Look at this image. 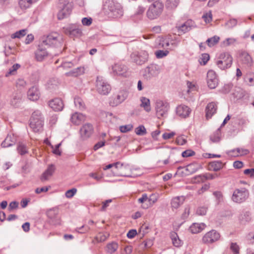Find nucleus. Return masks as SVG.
<instances>
[{
	"label": "nucleus",
	"mask_w": 254,
	"mask_h": 254,
	"mask_svg": "<svg viewBox=\"0 0 254 254\" xmlns=\"http://www.w3.org/2000/svg\"><path fill=\"white\" fill-rule=\"evenodd\" d=\"M230 249L233 253V254H239L240 247L236 243H231Z\"/></svg>",
	"instance_id": "53"
},
{
	"label": "nucleus",
	"mask_w": 254,
	"mask_h": 254,
	"mask_svg": "<svg viewBox=\"0 0 254 254\" xmlns=\"http://www.w3.org/2000/svg\"><path fill=\"white\" fill-rule=\"evenodd\" d=\"M93 131V128L92 125L86 124L84 125L80 129L81 137L83 139H85L92 134Z\"/></svg>",
	"instance_id": "20"
},
{
	"label": "nucleus",
	"mask_w": 254,
	"mask_h": 254,
	"mask_svg": "<svg viewBox=\"0 0 254 254\" xmlns=\"http://www.w3.org/2000/svg\"><path fill=\"white\" fill-rule=\"evenodd\" d=\"M201 61L200 63L203 65H205L208 61L209 60V55L208 54H203L201 55V57L200 58Z\"/></svg>",
	"instance_id": "61"
},
{
	"label": "nucleus",
	"mask_w": 254,
	"mask_h": 254,
	"mask_svg": "<svg viewBox=\"0 0 254 254\" xmlns=\"http://www.w3.org/2000/svg\"><path fill=\"white\" fill-rule=\"evenodd\" d=\"M27 96L29 99L32 101H36L40 97V92L37 86H32L27 92Z\"/></svg>",
	"instance_id": "23"
},
{
	"label": "nucleus",
	"mask_w": 254,
	"mask_h": 254,
	"mask_svg": "<svg viewBox=\"0 0 254 254\" xmlns=\"http://www.w3.org/2000/svg\"><path fill=\"white\" fill-rule=\"evenodd\" d=\"M220 238L219 234L215 230H211L207 232L202 238L203 243H212L217 241Z\"/></svg>",
	"instance_id": "16"
},
{
	"label": "nucleus",
	"mask_w": 254,
	"mask_h": 254,
	"mask_svg": "<svg viewBox=\"0 0 254 254\" xmlns=\"http://www.w3.org/2000/svg\"><path fill=\"white\" fill-rule=\"evenodd\" d=\"M221 137V132L219 128L215 131L212 135L210 136V140L213 142H218L220 140Z\"/></svg>",
	"instance_id": "42"
},
{
	"label": "nucleus",
	"mask_w": 254,
	"mask_h": 254,
	"mask_svg": "<svg viewBox=\"0 0 254 254\" xmlns=\"http://www.w3.org/2000/svg\"><path fill=\"white\" fill-rule=\"evenodd\" d=\"M55 167L54 165L51 164L48 166L46 170L42 174L41 177V180L42 182L47 181L51 177L55 171Z\"/></svg>",
	"instance_id": "24"
},
{
	"label": "nucleus",
	"mask_w": 254,
	"mask_h": 254,
	"mask_svg": "<svg viewBox=\"0 0 254 254\" xmlns=\"http://www.w3.org/2000/svg\"><path fill=\"white\" fill-rule=\"evenodd\" d=\"M105 8L110 11L116 17L123 15V10L121 4L114 0H108L106 1Z\"/></svg>",
	"instance_id": "7"
},
{
	"label": "nucleus",
	"mask_w": 254,
	"mask_h": 254,
	"mask_svg": "<svg viewBox=\"0 0 254 254\" xmlns=\"http://www.w3.org/2000/svg\"><path fill=\"white\" fill-rule=\"evenodd\" d=\"M239 220L242 223L245 224L251 221V213L249 211H244L239 216Z\"/></svg>",
	"instance_id": "36"
},
{
	"label": "nucleus",
	"mask_w": 254,
	"mask_h": 254,
	"mask_svg": "<svg viewBox=\"0 0 254 254\" xmlns=\"http://www.w3.org/2000/svg\"><path fill=\"white\" fill-rule=\"evenodd\" d=\"M83 72H84L83 68L79 67V68H77L76 69V71H72L67 72L66 74L68 76L72 75V76H76Z\"/></svg>",
	"instance_id": "52"
},
{
	"label": "nucleus",
	"mask_w": 254,
	"mask_h": 254,
	"mask_svg": "<svg viewBox=\"0 0 254 254\" xmlns=\"http://www.w3.org/2000/svg\"><path fill=\"white\" fill-rule=\"evenodd\" d=\"M207 208L204 206L199 207L196 211V214L200 216H203L206 214Z\"/></svg>",
	"instance_id": "55"
},
{
	"label": "nucleus",
	"mask_w": 254,
	"mask_h": 254,
	"mask_svg": "<svg viewBox=\"0 0 254 254\" xmlns=\"http://www.w3.org/2000/svg\"><path fill=\"white\" fill-rule=\"evenodd\" d=\"M38 0H19V5L22 9L29 8L31 5Z\"/></svg>",
	"instance_id": "37"
},
{
	"label": "nucleus",
	"mask_w": 254,
	"mask_h": 254,
	"mask_svg": "<svg viewBox=\"0 0 254 254\" xmlns=\"http://www.w3.org/2000/svg\"><path fill=\"white\" fill-rule=\"evenodd\" d=\"M207 83L208 87L210 89H214L217 86L218 84V79L214 70H209L207 72Z\"/></svg>",
	"instance_id": "14"
},
{
	"label": "nucleus",
	"mask_w": 254,
	"mask_h": 254,
	"mask_svg": "<svg viewBox=\"0 0 254 254\" xmlns=\"http://www.w3.org/2000/svg\"><path fill=\"white\" fill-rule=\"evenodd\" d=\"M58 8L59 9L58 18L62 20L67 17L70 14L72 6L69 2V0H59Z\"/></svg>",
	"instance_id": "1"
},
{
	"label": "nucleus",
	"mask_w": 254,
	"mask_h": 254,
	"mask_svg": "<svg viewBox=\"0 0 254 254\" xmlns=\"http://www.w3.org/2000/svg\"><path fill=\"white\" fill-rule=\"evenodd\" d=\"M186 171H187L189 173L192 174L196 172L197 170L202 168V166L200 164L193 162L189 165H188L186 167Z\"/></svg>",
	"instance_id": "31"
},
{
	"label": "nucleus",
	"mask_w": 254,
	"mask_h": 254,
	"mask_svg": "<svg viewBox=\"0 0 254 254\" xmlns=\"http://www.w3.org/2000/svg\"><path fill=\"white\" fill-rule=\"evenodd\" d=\"M113 72L116 74L124 77L129 75V72L127 67L122 64L118 63L113 66Z\"/></svg>",
	"instance_id": "17"
},
{
	"label": "nucleus",
	"mask_w": 254,
	"mask_h": 254,
	"mask_svg": "<svg viewBox=\"0 0 254 254\" xmlns=\"http://www.w3.org/2000/svg\"><path fill=\"white\" fill-rule=\"evenodd\" d=\"M42 43L45 46L59 48L62 46L63 38L59 34L53 33L48 35L43 39Z\"/></svg>",
	"instance_id": "3"
},
{
	"label": "nucleus",
	"mask_w": 254,
	"mask_h": 254,
	"mask_svg": "<svg viewBox=\"0 0 254 254\" xmlns=\"http://www.w3.org/2000/svg\"><path fill=\"white\" fill-rule=\"evenodd\" d=\"M17 150L18 153L21 155H24L28 152L27 147L22 142L18 143Z\"/></svg>",
	"instance_id": "48"
},
{
	"label": "nucleus",
	"mask_w": 254,
	"mask_h": 254,
	"mask_svg": "<svg viewBox=\"0 0 254 254\" xmlns=\"http://www.w3.org/2000/svg\"><path fill=\"white\" fill-rule=\"evenodd\" d=\"M196 25L193 21L188 20L183 24L176 26L178 31L180 34H184L190 31L192 29L195 28Z\"/></svg>",
	"instance_id": "15"
},
{
	"label": "nucleus",
	"mask_w": 254,
	"mask_h": 254,
	"mask_svg": "<svg viewBox=\"0 0 254 254\" xmlns=\"http://www.w3.org/2000/svg\"><path fill=\"white\" fill-rule=\"evenodd\" d=\"M132 60L136 64L141 65L147 62L148 58V54L145 51L135 52L131 54Z\"/></svg>",
	"instance_id": "13"
},
{
	"label": "nucleus",
	"mask_w": 254,
	"mask_h": 254,
	"mask_svg": "<svg viewBox=\"0 0 254 254\" xmlns=\"http://www.w3.org/2000/svg\"><path fill=\"white\" fill-rule=\"evenodd\" d=\"M16 141V136L13 134H8L4 140L1 143V146L3 147H8L14 145Z\"/></svg>",
	"instance_id": "26"
},
{
	"label": "nucleus",
	"mask_w": 254,
	"mask_h": 254,
	"mask_svg": "<svg viewBox=\"0 0 254 254\" xmlns=\"http://www.w3.org/2000/svg\"><path fill=\"white\" fill-rule=\"evenodd\" d=\"M234 99L237 100L241 99L245 95V91L240 87H236L232 93Z\"/></svg>",
	"instance_id": "39"
},
{
	"label": "nucleus",
	"mask_w": 254,
	"mask_h": 254,
	"mask_svg": "<svg viewBox=\"0 0 254 254\" xmlns=\"http://www.w3.org/2000/svg\"><path fill=\"white\" fill-rule=\"evenodd\" d=\"M240 60L243 64L248 66H251L253 63V60L251 56L247 53L244 52L240 56Z\"/></svg>",
	"instance_id": "33"
},
{
	"label": "nucleus",
	"mask_w": 254,
	"mask_h": 254,
	"mask_svg": "<svg viewBox=\"0 0 254 254\" xmlns=\"http://www.w3.org/2000/svg\"><path fill=\"white\" fill-rule=\"evenodd\" d=\"M44 46L45 45L42 42L35 53V58L38 62L42 61L48 55V53L44 47Z\"/></svg>",
	"instance_id": "19"
},
{
	"label": "nucleus",
	"mask_w": 254,
	"mask_h": 254,
	"mask_svg": "<svg viewBox=\"0 0 254 254\" xmlns=\"http://www.w3.org/2000/svg\"><path fill=\"white\" fill-rule=\"evenodd\" d=\"M155 109L158 118H165L167 116L170 109L169 104L166 101L157 100L155 103Z\"/></svg>",
	"instance_id": "8"
},
{
	"label": "nucleus",
	"mask_w": 254,
	"mask_h": 254,
	"mask_svg": "<svg viewBox=\"0 0 254 254\" xmlns=\"http://www.w3.org/2000/svg\"><path fill=\"white\" fill-rule=\"evenodd\" d=\"M128 92L127 90H121L115 94L110 101V105L116 107L123 103L127 98Z\"/></svg>",
	"instance_id": "9"
},
{
	"label": "nucleus",
	"mask_w": 254,
	"mask_h": 254,
	"mask_svg": "<svg viewBox=\"0 0 254 254\" xmlns=\"http://www.w3.org/2000/svg\"><path fill=\"white\" fill-rule=\"evenodd\" d=\"M64 32L70 38L80 37L82 32L79 26L76 24H70L63 28Z\"/></svg>",
	"instance_id": "12"
},
{
	"label": "nucleus",
	"mask_w": 254,
	"mask_h": 254,
	"mask_svg": "<svg viewBox=\"0 0 254 254\" xmlns=\"http://www.w3.org/2000/svg\"><path fill=\"white\" fill-rule=\"evenodd\" d=\"M233 58L229 53L223 52L220 54L216 64L221 69H225L231 67Z\"/></svg>",
	"instance_id": "6"
},
{
	"label": "nucleus",
	"mask_w": 254,
	"mask_h": 254,
	"mask_svg": "<svg viewBox=\"0 0 254 254\" xmlns=\"http://www.w3.org/2000/svg\"><path fill=\"white\" fill-rule=\"evenodd\" d=\"M43 126V119L41 113L39 111H36L32 114L30 119V126L34 132L40 131L42 130Z\"/></svg>",
	"instance_id": "5"
},
{
	"label": "nucleus",
	"mask_w": 254,
	"mask_h": 254,
	"mask_svg": "<svg viewBox=\"0 0 254 254\" xmlns=\"http://www.w3.org/2000/svg\"><path fill=\"white\" fill-rule=\"evenodd\" d=\"M86 119V117L81 113L76 112L73 114L71 117V122L76 125H79L83 122Z\"/></svg>",
	"instance_id": "25"
},
{
	"label": "nucleus",
	"mask_w": 254,
	"mask_h": 254,
	"mask_svg": "<svg viewBox=\"0 0 254 254\" xmlns=\"http://www.w3.org/2000/svg\"><path fill=\"white\" fill-rule=\"evenodd\" d=\"M220 40V37L218 36H214L213 37L208 38L206 42L209 47H212L217 44Z\"/></svg>",
	"instance_id": "41"
},
{
	"label": "nucleus",
	"mask_w": 254,
	"mask_h": 254,
	"mask_svg": "<svg viewBox=\"0 0 254 254\" xmlns=\"http://www.w3.org/2000/svg\"><path fill=\"white\" fill-rule=\"evenodd\" d=\"M21 99L22 96L20 93H15L10 99V104L15 108L18 107L21 103Z\"/></svg>",
	"instance_id": "29"
},
{
	"label": "nucleus",
	"mask_w": 254,
	"mask_h": 254,
	"mask_svg": "<svg viewBox=\"0 0 254 254\" xmlns=\"http://www.w3.org/2000/svg\"><path fill=\"white\" fill-rule=\"evenodd\" d=\"M156 44L158 48L165 49L169 46L168 39L163 37H158L156 40Z\"/></svg>",
	"instance_id": "35"
},
{
	"label": "nucleus",
	"mask_w": 254,
	"mask_h": 254,
	"mask_svg": "<svg viewBox=\"0 0 254 254\" xmlns=\"http://www.w3.org/2000/svg\"><path fill=\"white\" fill-rule=\"evenodd\" d=\"M185 197L184 196H176L172 198L171 202L172 208L177 209L185 201Z\"/></svg>",
	"instance_id": "28"
},
{
	"label": "nucleus",
	"mask_w": 254,
	"mask_h": 254,
	"mask_svg": "<svg viewBox=\"0 0 254 254\" xmlns=\"http://www.w3.org/2000/svg\"><path fill=\"white\" fill-rule=\"evenodd\" d=\"M135 132L138 135H144L146 133V130L143 126L141 125L135 129Z\"/></svg>",
	"instance_id": "49"
},
{
	"label": "nucleus",
	"mask_w": 254,
	"mask_h": 254,
	"mask_svg": "<svg viewBox=\"0 0 254 254\" xmlns=\"http://www.w3.org/2000/svg\"><path fill=\"white\" fill-rule=\"evenodd\" d=\"M96 88L98 92L102 95H107L111 90L110 85L102 77H97Z\"/></svg>",
	"instance_id": "11"
},
{
	"label": "nucleus",
	"mask_w": 254,
	"mask_h": 254,
	"mask_svg": "<svg viewBox=\"0 0 254 254\" xmlns=\"http://www.w3.org/2000/svg\"><path fill=\"white\" fill-rule=\"evenodd\" d=\"M140 101L141 102L140 106L143 108L146 112H150L151 108L150 100L146 97H141L140 98Z\"/></svg>",
	"instance_id": "32"
},
{
	"label": "nucleus",
	"mask_w": 254,
	"mask_h": 254,
	"mask_svg": "<svg viewBox=\"0 0 254 254\" xmlns=\"http://www.w3.org/2000/svg\"><path fill=\"white\" fill-rule=\"evenodd\" d=\"M4 55L6 57L9 56L10 55L14 54L15 50L13 47L11 46H4V50L3 51Z\"/></svg>",
	"instance_id": "50"
},
{
	"label": "nucleus",
	"mask_w": 254,
	"mask_h": 254,
	"mask_svg": "<svg viewBox=\"0 0 254 254\" xmlns=\"http://www.w3.org/2000/svg\"><path fill=\"white\" fill-rule=\"evenodd\" d=\"M109 235L108 233H105V234H99L96 237V239L97 241L98 242H104L107 238L109 237Z\"/></svg>",
	"instance_id": "54"
},
{
	"label": "nucleus",
	"mask_w": 254,
	"mask_h": 254,
	"mask_svg": "<svg viewBox=\"0 0 254 254\" xmlns=\"http://www.w3.org/2000/svg\"><path fill=\"white\" fill-rule=\"evenodd\" d=\"M133 128L132 125L129 124L125 126H122L120 127V130L122 132H127L131 130Z\"/></svg>",
	"instance_id": "57"
},
{
	"label": "nucleus",
	"mask_w": 254,
	"mask_h": 254,
	"mask_svg": "<svg viewBox=\"0 0 254 254\" xmlns=\"http://www.w3.org/2000/svg\"><path fill=\"white\" fill-rule=\"evenodd\" d=\"M170 237L171 238L172 243L175 247H179L182 245L181 240L179 239L178 234L176 232H171L170 234Z\"/></svg>",
	"instance_id": "38"
},
{
	"label": "nucleus",
	"mask_w": 254,
	"mask_h": 254,
	"mask_svg": "<svg viewBox=\"0 0 254 254\" xmlns=\"http://www.w3.org/2000/svg\"><path fill=\"white\" fill-rule=\"evenodd\" d=\"M160 72V67L159 65L152 64L148 66L145 69V75L147 78H151L157 75Z\"/></svg>",
	"instance_id": "18"
},
{
	"label": "nucleus",
	"mask_w": 254,
	"mask_h": 254,
	"mask_svg": "<svg viewBox=\"0 0 254 254\" xmlns=\"http://www.w3.org/2000/svg\"><path fill=\"white\" fill-rule=\"evenodd\" d=\"M74 104L80 110H82L85 108V105L82 99L79 97L74 98Z\"/></svg>",
	"instance_id": "44"
},
{
	"label": "nucleus",
	"mask_w": 254,
	"mask_h": 254,
	"mask_svg": "<svg viewBox=\"0 0 254 254\" xmlns=\"http://www.w3.org/2000/svg\"><path fill=\"white\" fill-rule=\"evenodd\" d=\"M223 166L222 163L220 161H213L209 163L208 169L210 171H217L220 170Z\"/></svg>",
	"instance_id": "34"
},
{
	"label": "nucleus",
	"mask_w": 254,
	"mask_h": 254,
	"mask_svg": "<svg viewBox=\"0 0 254 254\" xmlns=\"http://www.w3.org/2000/svg\"><path fill=\"white\" fill-rule=\"evenodd\" d=\"M82 23L84 26H89L91 24L92 19L91 17H84L81 20Z\"/></svg>",
	"instance_id": "63"
},
{
	"label": "nucleus",
	"mask_w": 254,
	"mask_h": 254,
	"mask_svg": "<svg viewBox=\"0 0 254 254\" xmlns=\"http://www.w3.org/2000/svg\"><path fill=\"white\" fill-rule=\"evenodd\" d=\"M114 175L121 176H129V167L128 165L119 162L115 163V168L112 169Z\"/></svg>",
	"instance_id": "10"
},
{
	"label": "nucleus",
	"mask_w": 254,
	"mask_h": 254,
	"mask_svg": "<svg viewBox=\"0 0 254 254\" xmlns=\"http://www.w3.org/2000/svg\"><path fill=\"white\" fill-rule=\"evenodd\" d=\"M237 41V40L233 38H229L226 39L223 41V43L224 46H228L230 45L233 44Z\"/></svg>",
	"instance_id": "60"
},
{
	"label": "nucleus",
	"mask_w": 254,
	"mask_h": 254,
	"mask_svg": "<svg viewBox=\"0 0 254 254\" xmlns=\"http://www.w3.org/2000/svg\"><path fill=\"white\" fill-rule=\"evenodd\" d=\"M49 105L55 111H62L64 108L63 101L60 98H55L49 103Z\"/></svg>",
	"instance_id": "22"
},
{
	"label": "nucleus",
	"mask_w": 254,
	"mask_h": 254,
	"mask_svg": "<svg viewBox=\"0 0 254 254\" xmlns=\"http://www.w3.org/2000/svg\"><path fill=\"white\" fill-rule=\"evenodd\" d=\"M249 196V190L245 188H240L234 190L231 200L235 203L240 204L245 202Z\"/></svg>",
	"instance_id": "2"
},
{
	"label": "nucleus",
	"mask_w": 254,
	"mask_h": 254,
	"mask_svg": "<svg viewBox=\"0 0 254 254\" xmlns=\"http://www.w3.org/2000/svg\"><path fill=\"white\" fill-rule=\"evenodd\" d=\"M180 3V0H166V7L168 9H175Z\"/></svg>",
	"instance_id": "40"
},
{
	"label": "nucleus",
	"mask_w": 254,
	"mask_h": 254,
	"mask_svg": "<svg viewBox=\"0 0 254 254\" xmlns=\"http://www.w3.org/2000/svg\"><path fill=\"white\" fill-rule=\"evenodd\" d=\"M176 112L179 117L182 118H186L190 114L191 110L189 107L185 105H180L176 108Z\"/></svg>",
	"instance_id": "21"
},
{
	"label": "nucleus",
	"mask_w": 254,
	"mask_h": 254,
	"mask_svg": "<svg viewBox=\"0 0 254 254\" xmlns=\"http://www.w3.org/2000/svg\"><path fill=\"white\" fill-rule=\"evenodd\" d=\"M244 174L254 178V168L247 169L244 171Z\"/></svg>",
	"instance_id": "64"
},
{
	"label": "nucleus",
	"mask_w": 254,
	"mask_h": 254,
	"mask_svg": "<svg viewBox=\"0 0 254 254\" xmlns=\"http://www.w3.org/2000/svg\"><path fill=\"white\" fill-rule=\"evenodd\" d=\"M236 151L238 153L237 155H238V154H240V155H247L248 153H249V150H248L247 149L240 148H237L236 149L232 150V151L234 152Z\"/></svg>",
	"instance_id": "56"
},
{
	"label": "nucleus",
	"mask_w": 254,
	"mask_h": 254,
	"mask_svg": "<svg viewBox=\"0 0 254 254\" xmlns=\"http://www.w3.org/2000/svg\"><path fill=\"white\" fill-rule=\"evenodd\" d=\"M217 109V107L215 103L211 102L209 103L205 109L206 118L207 119L211 118L212 115L216 113Z\"/></svg>",
	"instance_id": "27"
},
{
	"label": "nucleus",
	"mask_w": 254,
	"mask_h": 254,
	"mask_svg": "<svg viewBox=\"0 0 254 254\" xmlns=\"http://www.w3.org/2000/svg\"><path fill=\"white\" fill-rule=\"evenodd\" d=\"M237 24V20L236 19H230L225 23V26L228 28H232L236 26Z\"/></svg>",
	"instance_id": "51"
},
{
	"label": "nucleus",
	"mask_w": 254,
	"mask_h": 254,
	"mask_svg": "<svg viewBox=\"0 0 254 254\" xmlns=\"http://www.w3.org/2000/svg\"><path fill=\"white\" fill-rule=\"evenodd\" d=\"M76 189L75 188H73L71 190H67L65 192V196L67 198H71L72 197L76 192Z\"/></svg>",
	"instance_id": "62"
},
{
	"label": "nucleus",
	"mask_w": 254,
	"mask_h": 254,
	"mask_svg": "<svg viewBox=\"0 0 254 254\" xmlns=\"http://www.w3.org/2000/svg\"><path fill=\"white\" fill-rule=\"evenodd\" d=\"M20 67V65L18 64H14L11 68L9 69L5 74V76L8 77L11 75H15L17 70Z\"/></svg>",
	"instance_id": "43"
},
{
	"label": "nucleus",
	"mask_w": 254,
	"mask_h": 254,
	"mask_svg": "<svg viewBox=\"0 0 254 254\" xmlns=\"http://www.w3.org/2000/svg\"><path fill=\"white\" fill-rule=\"evenodd\" d=\"M205 227L204 223H194L190 226V230L192 233L196 234L202 231Z\"/></svg>",
	"instance_id": "30"
},
{
	"label": "nucleus",
	"mask_w": 254,
	"mask_h": 254,
	"mask_svg": "<svg viewBox=\"0 0 254 254\" xmlns=\"http://www.w3.org/2000/svg\"><path fill=\"white\" fill-rule=\"evenodd\" d=\"M169 53V52L167 50H157L155 52V55L157 59H162L166 57Z\"/></svg>",
	"instance_id": "45"
},
{
	"label": "nucleus",
	"mask_w": 254,
	"mask_h": 254,
	"mask_svg": "<svg viewBox=\"0 0 254 254\" xmlns=\"http://www.w3.org/2000/svg\"><path fill=\"white\" fill-rule=\"evenodd\" d=\"M118 245L116 243L109 244L107 246V252L110 254L114 253L118 249Z\"/></svg>",
	"instance_id": "47"
},
{
	"label": "nucleus",
	"mask_w": 254,
	"mask_h": 254,
	"mask_svg": "<svg viewBox=\"0 0 254 254\" xmlns=\"http://www.w3.org/2000/svg\"><path fill=\"white\" fill-rule=\"evenodd\" d=\"M26 34V30L25 29L20 30L11 35L12 39L21 38Z\"/></svg>",
	"instance_id": "46"
},
{
	"label": "nucleus",
	"mask_w": 254,
	"mask_h": 254,
	"mask_svg": "<svg viewBox=\"0 0 254 254\" xmlns=\"http://www.w3.org/2000/svg\"><path fill=\"white\" fill-rule=\"evenodd\" d=\"M213 194L215 197L218 203L223 201V194L221 191H216L213 192Z\"/></svg>",
	"instance_id": "58"
},
{
	"label": "nucleus",
	"mask_w": 254,
	"mask_h": 254,
	"mask_svg": "<svg viewBox=\"0 0 254 254\" xmlns=\"http://www.w3.org/2000/svg\"><path fill=\"white\" fill-rule=\"evenodd\" d=\"M164 4L159 1H156L149 7L147 11V16L150 19H154L158 17L162 13Z\"/></svg>",
	"instance_id": "4"
},
{
	"label": "nucleus",
	"mask_w": 254,
	"mask_h": 254,
	"mask_svg": "<svg viewBox=\"0 0 254 254\" xmlns=\"http://www.w3.org/2000/svg\"><path fill=\"white\" fill-rule=\"evenodd\" d=\"M58 214V211L56 209H50L47 212V216L50 219H54Z\"/></svg>",
	"instance_id": "59"
}]
</instances>
